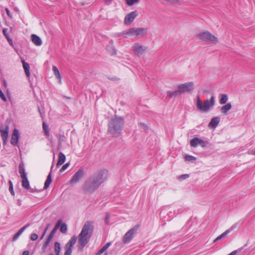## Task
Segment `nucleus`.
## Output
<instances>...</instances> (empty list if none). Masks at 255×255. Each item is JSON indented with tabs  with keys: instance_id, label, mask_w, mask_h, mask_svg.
<instances>
[{
	"instance_id": "f257e3e1",
	"label": "nucleus",
	"mask_w": 255,
	"mask_h": 255,
	"mask_svg": "<svg viewBox=\"0 0 255 255\" xmlns=\"http://www.w3.org/2000/svg\"><path fill=\"white\" fill-rule=\"evenodd\" d=\"M108 171L101 169L91 175L84 183L82 189L86 194H92L105 181L108 176Z\"/></svg>"
},
{
	"instance_id": "f03ea898",
	"label": "nucleus",
	"mask_w": 255,
	"mask_h": 255,
	"mask_svg": "<svg viewBox=\"0 0 255 255\" xmlns=\"http://www.w3.org/2000/svg\"><path fill=\"white\" fill-rule=\"evenodd\" d=\"M94 228L92 222H85L78 236L77 247L79 252H82L85 246L89 242L93 233Z\"/></svg>"
},
{
	"instance_id": "7ed1b4c3",
	"label": "nucleus",
	"mask_w": 255,
	"mask_h": 255,
	"mask_svg": "<svg viewBox=\"0 0 255 255\" xmlns=\"http://www.w3.org/2000/svg\"><path fill=\"white\" fill-rule=\"evenodd\" d=\"M124 125V118L116 115L109 122L108 132L114 137L121 136Z\"/></svg>"
},
{
	"instance_id": "20e7f679",
	"label": "nucleus",
	"mask_w": 255,
	"mask_h": 255,
	"mask_svg": "<svg viewBox=\"0 0 255 255\" xmlns=\"http://www.w3.org/2000/svg\"><path fill=\"white\" fill-rule=\"evenodd\" d=\"M204 104H203L202 101L200 98L199 96H197L196 106L197 109L202 112L208 111L211 107H212L215 105V98L212 96L210 100H207L204 101Z\"/></svg>"
},
{
	"instance_id": "39448f33",
	"label": "nucleus",
	"mask_w": 255,
	"mask_h": 255,
	"mask_svg": "<svg viewBox=\"0 0 255 255\" xmlns=\"http://www.w3.org/2000/svg\"><path fill=\"white\" fill-rule=\"evenodd\" d=\"M197 37L201 40L206 42L216 43L218 42L217 37L209 31L200 32L197 34Z\"/></svg>"
},
{
	"instance_id": "423d86ee",
	"label": "nucleus",
	"mask_w": 255,
	"mask_h": 255,
	"mask_svg": "<svg viewBox=\"0 0 255 255\" xmlns=\"http://www.w3.org/2000/svg\"><path fill=\"white\" fill-rule=\"evenodd\" d=\"M139 227V225H136L125 234L123 238V242L124 244L128 243L132 240L133 238V235L136 234Z\"/></svg>"
},
{
	"instance_id": "0eeeda50",
	"label": "nucleus",
	"mask_w": 255,
	"mask_h": 255,
	"mask_svg": "<svg viewBox=\"0 0 255 255\" xmlns=\"http://www.w3.org/2000/svg\"><path fill=\"white\" fill-rule=\"evenodd\" d=\"M77 240L76 236H72L70 240L66 243L65 246L64 255H71L72 253V249L73 246L75 244Z\"/></svg>"
},
{
	"instance_id": "6e6552de",
	"label": "nucleus",
	"mask_w": 255,
	"mask_h": 255,
	"mask_svg": "<svg viewBox=\"0 0 255 255\" xmlns=\"http://www.w3.org/2000/svg\"><path fill=\"white\" fill-rule=\"evenodd\" d=\"M147 30V28L142 27H133L128 30V36L144 35Z\"/></svg>"
},
{
	"instance_id": "1a4fd4ad",
	"label": "nucleus",
	"mask_w": 255,
	"mask_h": 255,
	"mask_svg": "<svg viewBox=\"0 0 255 255\" xmlns=\"http://www.w3.org/2000/svg\"><path fill=\"white\" fill-rule=\"evenodd\" d=\"M194 83L192 82L185 83L178 86L180 93L183 94L186 92H190L194 90Z\"/></svg>"
},
{
	"instance_id": "9d476101",
	"label": "nucleus",
	"mask_w": 255,
	"mask_h": 255,
	"mask_svg": "<svg viewBox=\"0 0 255 255\" xmlns=\"http://www.w3.org/2000/svg\"><path fill=\"white\" fill-rule=\"evenodd\" d=\"M85 174V171L83 168H80L75 173L70 180L72 184H75L80 181Z\"/></svg>"
},
{
	"instance_id": "9b49d317",
	"label": "nucleus",
	"mask_w": 255,
	"mask_h": 255,
	"mask_svg": "<svg viewBox=\"0 0 255 255\" xmlns=\"http://www.w3.org/2000/svg\"><path fill=\"white\" fill-rule=\"evenodd\" d=\"M137 15V12L136 10L132 11L127 14L124 19L125 24L127 25L130 24L134 21Z\"/></svg>"
},
{
	"instance_id": "f8f14e48",
	"label": "nucleus",
	"mask_w": 255,
	"mask_h": 255,
	"mask_svg": "<svg viewBox=\"0 0 255 255\" xmlns=\"http://www.w3.org/2000/svg\"><path fill=\"white\" fill-rule=\"evenodd\" d=\"M19 139V134L18 130L16 128H14L11 135L10 143L13 146H18Z\"/></svg>"
},
{
	"instance_id": "ddd939ff",
	"label": "nucleus",
	"mask_w": 255,
	"mask_h": 255,
	"mask_svg": "<svg viewBox=\"0 0 255 255\" xmlns=\"http://www.w3.org/2000/svg\"><path fill=\"white\" fill-rule=\"evenodd\" d=\"M133 48L134 53L137 56L141 55L143 53V52L147 49L146 47L140 45L138 43H135L133 46Z\"/></svg>"
},
{
	"instance_id": "4468645a",
	"label": "nucleus",
	"mask_w": 255,
	"mask_h": 255,
	"mask_svg": "<svg viewBox=\"0 0 255 255\" xmlns=\"http://www.w3.org/2000/svg\"><path fill=\"white\" fill-rule=\"evenodd\" d=\"M8 130L9 126L8 125H6L5 126L4 129L0 128V132L1 133V138L2 139L3 144H5L7 142L8 136Z\"/></svg>"
},
{
	"instance_id": "2eb2a0df",
	"label": "nucleus",
	"mask_w": 255,
	"mask_h": 255,
	"mask_svg": "<svg viewBox=\"0 0 255 255\" xmlns=\"http://www.w3.org/2000/svg\"><path fill=\"white\" fill-rule=\"evenodd\" d=\"M53 166H54V162L53 161V163L52 164V165L50 168V171L47 177L46 180L44 183V189H47L50 186V184L51 183L52 181V172L53 170Z\"/></svg>"
},
{
	"instance_id": "dca6fc26",
	"label": "nucleus",
	"mask_w": 255,
	"mask_h": 255,
	"mask_svg": "<svg viewBox=\"0 0 255 255\" xmlns=\"http://www.w3.org/2000/svg\"><path fill=\"white\" fill-rule=\"evenodd\" d=\"M106 50L108 53L111 55H116L117 54V50L113 45V41L112 40L109 44L106 46Z\"/></svg>"
},
{
	"instance_id": "f3484780",
	"label": "nucleus",
	"mask_w": 255,
	"mask_h": 255,
	"mask_svg": "<svg viewBox=\"0 0 255 255\" xmlns=\"http://www.w3.org/2000/svg\"><path fill=\"white\" fill-rule=\"evenodd\" d=\"M30 225V224H26L21 228H20L18 231L16 233L12 238V241H16L19 237L21 235V234L24 232V231Z\"/></svg>"
},
{
	"instance_id": "a211bd4d",
	"label": "nucleus",
	"mask_w": 255,
	"mask_h": 255,
	"mask_svg": "<svg viewBox=\"0 0 255 255\" xmlns=\"http://www.w3.org/2000/svg\"><path fill=\"white\" fill-rule=\"evenodd\" d=\"M220 118L218 117H215L213 118L209 124L208 126L211 128H215L217 127L220 123Z\"/></svg>"
},
{
	"instance_id": "6ab92c4d",
	"label": "nucleus",
	"mask_w": 255,
	"mask_h": 255,
	"mask_svg": "<svg viewBox=\"0 0 255 255\" xmlns=\"http://www.w3.org/2000/svg\"><path fill=\"white\" fill-rule=\"evenodd\" d=\"M32 42L36 46L42 45V42L40 37L36 34H33L31 36Z\"/></svg>"
},
{
	"instance_id": "aec40b11",
	"label": "nucleus",
	"mask_w": 255,
	"mask_h": 255,
	"mask_svg": "<svg viewBox=\"0 0 255 255\" xmlns=\"http://www.w3.org/2000/svg\"><path fill=\"white\" fill-rule=\"evenodd\" d=\"M66 160V156L62 152H60L58 156V160L56 164V167L58 168L63 164Z\"/></svg>"
},
{
	"instance_id": "412c9836",
	"label": "nucleus",
	"mask_w": 255,
	"mask_h": 255,
	"mask_svg": "<svg viewBox=\"0 0 255 255\" xmlns=\"http://www.w3.org/2000/svg\"><path fill=\"white\" fill-rule=\"evenodd\" d=\"M232 105L231 103H227L221 107V112L224 115H227L228 112L232 109Z\"/></svg>"
},
{
	"instance_id": "4be33fe9",
	"label": "nucleus",
	"mask_w": 255,
	"mask_h": 255,
	"mask_svg": "<svg viewBox=\"0 0 255 255\" xmlns=\"http://www.w3.org/2000/svg\"><path fill=\"white\" fill-rule=\"evenodd\" d=\"M23 68L27 77H29L30 76V66L28 63L25 62L24 60H22Z\"/></svg>"
},
{
	"instance_id": "5701e85b",
	"label": "nucleus",
	"mask_w": 255,
	"mask_h": 255,
	"mask_svg": "<svg viewBox=\"0 0 255 255\" xmlns=\"http://www.w3.org/2000/svg\"><path fill=\"white\" fill-rule=\"evenodd\" d=\"M62 222V219L58 220V221L57 222L55 226H54L53 229L52 230V231H51V232L50 233L49 235H51V236L53 237V236L54 235V234H55V233L56 232V231H57L58 228H59L60 226L61 225Z\"/></svg>"
},
{
	"instance_id": "b1692460",
	"label": "nucleus",
	"mask_w": 255,
	"mask_h": 255,
	"mask_svg": "<svg viewBox=\"0 0 255 255\" xmlns=\"http://www.w3.org/2000/svg\"><path fill=\"white\" fill-rule=\"evenodd\" d=\"M22 178V186L26 190L30 189L29 182L27 176L21 177Z\"/></svg>"
},
{
	"instance_id": "393cba45",
	"label": "nucleus",
	"mask_w": 255,
	"mask_h": 255,
	"mask_svg": "<svg viewBox=\"0 0 255 255\" xmlns=\"http://www.w3.org/2000/svg\"><path fill=\"white\" fill-rule=\"evenodd\" d=\"M201 138H198V137H195L191 139L190 141V144L191 146L193 147H196L199 144V142Z\"/></svg>"
},
{
	"instance_id": "a878e982",
	"label": "nucleus",
	"mask_w": 255,
	"mask_h": 255,
	"mask_svg": "<svg viewBox=\"0 0 255 255\" xmlns=\"http://www.w3.org/2000/svg\"><path fill=\"white\" fill-rule=\"evenodd\" d=\"M112 244V242H110L105 244L95 255H101Z\"/></svg>"
},
{
	"instance_id": "bb28decb",
	"label": "nucleus",
	"mask_w": 255,
	"mask_h": 255,
	"mask_svg": "<svg viewBox=\"0 0 255 255\" xmlns=\"http://www.w3.org/2000/svg\"><path fill=\"white\" fill-rule=\"evenodd\" d=\"M180 91L178 90L174 91H168L167 92V95L169 98H172L173 97H176L179 95H180Z\"/></svg>"
},
{
	"instance_id": "cd10ccee",
	"label": "nucleus",
	"mask_w": 255,
	"mask_h": 255,
	"mask_svg": "<svg viewBox=\"0 0 255 255\" xmlns=\"http://www.w3.org/2000/svg\"><path fill=\"white\" fill-rule=\"evenodd\" d=\"M19 172L20 174L21 177L27 176L26 173L25 172L24 164L23 163H20L19 164Z\"/></svg>"
},
{
	"instance_id": "c85d7f7f",
	"label": "nucleus",
	"mask_w": 255,
	"mask_h": 255,
	"mask_svg": "<svg viewBox=\"0 0 255 255\" xmlns=\"http://www.w3.org/2000/svg\"><path fill=\"white\" fill-rule=\"evenodd\" d=\"M66 137L63 134H60L58 136V149H60L62 147V143L65 141Z\"/></svg>"
},
{
	"instance_id": "c756f323",
	"label": "nucleus",
	"mask_w": 255,
	"mask_h": 255,
	"mask_svg": "<svg viewBox=\"0 0 255 255\" xmlns=\"http://www.w3.org/2000/svg\"><path fill=\"white\" fill-rule=\"evenodd\" d=\"M52 70H53L55 76L57 77V79H58L59 80V82H60L61 80V76L59 71L58 69L57 68V67L56 66H53Z\"/></svg>"
},
{
	"instance_id": "7c9ffc66",
	"label": "nucleus",
	"mask_w": 255,
	"mask_h": 255,
	"mask_svg": "<svg viewBox=\"0 0 255 255\" xmlns=\"http://www.w3.org/2000/svg\"><path fill=\"white\" fill-rule=\"evenodd\" d=\"M61 251L60 243L58 242H56L54 244V252L56 255H59Z\"/></svg>"
},
{
	"instance_id": "2f4dec72",
	"label": "nucleus",
	"mask_w": 255,
	"mask_h": 255,
	"mask_svg": "<svg viewBox=\"0 0 255 255\" xmlns=\"http://www.w3.org/2000/svg\"><path fill=\"white\" fill-rule=\"evenodd\" d=\"M228 100L227 95L225 94H221V98L219 100V103L221 105L225 104Z\"/></svg>"
},
{
	"instance_id": "473e14b6",
	"label": "nucleus",
	"mask_w": 255,
	"mask_h": 255,
	"mask_svg": "<svg viewBox=\"0 0 255 255\" xmlns=\"http://www.w3.org/2000/svg\"><path fill=\"white\" fill-rule=\"evenodd\" d=\"M59 228H60V231L62 233L65 234L66 233V232L67 231V225L66 223L62 222Z\"/></svg>"
},
{
	"instance_id": "72a5a7b5",
	"label": "nucleus",
	"mask_w": 255,
	"mask_h": 255,
	"mask_svg": "<svg viewBox=\"0 0 255 255\" xmlns=\"http://www.w3.org/2000/svg\"><path fill=\"white\" fill-rule=\"evenodd\" d=\"M139 127L142 129L145 132H147L148 130V127L147 125L143 123L140 122L138 123Z\"/></svg>"
},
{
	"instance_id": "f704fd0d",
	"label": "nucleus",
	"mask_w": 255,
	"mask_h": 255,
	"mask_svg": "<svg viewBox=\"0 0 255 255\" xmlns=\"http://www.w3.org/2000/svg\"><path fill=\"white\" fill-rule=\"evenodd\" d=\"M43 129L44 131L45 134L46 136H49V130L48 127L45 123V122L43 123Z\"/></svg>"
},
{
	"instance_id": "c9c22d12",
	"label": "nucleus",
	"mask_w": 255,
	"mask_h": 255,
	"mask_svg": "<svg viewBox=\"0 0 255 255\" xmlns=\"http://www.w3.org/2000/svg\"><path fill=\"white\" fill-rule=\"evenodd\" d=\"M185 159L186 161L193 162L196 160V157L191 155H186L185 156Z\"/></svg>"
},
{
	"instance_id": "e433bc0d",
	"label": "nucleus",
	"mask_w": 255,
	"mask_h": 255,
	"mask_svg": "<svg viewBox=\"0 0 255 255\" xmlns=\"http://www.w3.org/2000/svg\"><path fill=\"white\" fill-rule=\"evenodd\" d=\"M9 191L10 192L11 194L13 196L14 195V192L13 190V186L12 182L11 180H9Z\"/></svg>"
},
{
	"instance_id": "4c0bfd02",
	"label": "nucleus",
	"mask_w": 255,
	"mask_h": 255,
	"mask_svg": "<svg viewBox=\"0 0 255 255\" xmlns=\"http://www.w3.org/2000/svg\"><path fill=\"white\" fill-rule=\"evenodd\" d=\"M208 143L209 142L208 141H205L201 139L199 145H200L202 147L204 148L208 144Z\"/></svg>"
},
{
	"instance_id": "58836bf2",
	"label": "nucleus",
	"mask_w": 255,
	"mask_h": 255,
	"mask_svg": "<svg viewBox=\"0 0 255 255\" xmlns=\"http://www.w3.org/2000/svg\"><path fill=\"white\" fill-rule=\"evenodd\" d=\"M139 0H126L127 4L129 6L133 5L135 3L138 2Z\"/></svg>"
},
{
	"instance_id": "ea45409f",
	"label": "nucleus",
	"mask_w": 255,
	"mask_h": 255,
	"mask_svg": "<svg viewBox=\"0 0 255 255\" xmlns=\"http://www.w3.org/2000/svg\"><path fill=\"white\" fill-rule=\"evenodd\" d=\"M69 163L68 162V163H66V164H64L62 167L60 168V170H59V172L60 173L63 172L64 170H65L69 166Z\"/></svg>"
},
{
	"instance_id": "a19ab883",
	"label": "nucleus",
	"mask_w": 255,
	"mask_h": 255,
	"mask_svg": "<svg viewBox=\"0 0 255 255\" xmlns=\"http://www.w3.org/2000/svg\"><path fill=\"white\" fill-rule=\"evenodd\" d=\"M38 238V235L36 233L31 234L30 235V239L33 241H35L37 240Z\"/></svg>"
},
{
	"instance_id": "79ce46f5",
	"label": "nucleus",
	"mask_w": 255,
	"mask_h": 255,
	"mask_svg": "<svg viewBox=\"0 0 255 255\" xmlns=\"http://www.w3.org/2000/svg\"><path fill=\"white\" fill-rule=\"evenodd\" d=\"M49 226H50V224H49L47 225L46 227L44 229V231L43 232V233H42V235H41V236L40 237V239L41 240L43 238V237H44V236L45 235V234H46V232H47V231Z\"/></svg>"
},
{
	"instance_id": "37998d69",
	"label": "nucleus",
	"mask_w": 255,
	"mask_h": 255,
	"mask_svg": "<svg viewBox=\"0 0 255 255\" xmlns=\"http://www.w3.org/2000/svg\"><path fill=\"white\" fill-rule=\"evenodd\" d=\"M28 190H29V192H31V193H34V192L38 193V192H41L43 190H39V189H37V188H36L35 187H34L33 188H31L30 187V189H28Z\"/></svg>"
},
{
	"instance_id": "c03bdc74",
	"label": "nucleus",
	"mask_w": 255,
	"mask_h": 255,
	"mask_svg": "<svg viewBox=\"0 0 255 255\" xmlns=\"http://www.w3.org/2000/svg\"><path fill=\"white\" fill-rule=\"evenodd\" d=\"M229 233V231H226L223 233L221 234L220 236H218L219 239H222V238L225 237Z\"/></svg>"
},
{
	"instance_id": "a18cd8bd",
	"label": "nucleus",
	"mask_w": 255,
	"mask_h": 255,
	"mask_svg": "<svg viewBox=\"0 0 255 255\" xmlns=\"http://www.w3.org/2000/svg\"><path fill=\"white\" fill-rule=\"evenodd\" d=\"M115 245L116 247L119 250H120L121 249H122L124 246L123 242L122 243L121 242H117Z\"/></svg>"
},
{
	"instance_id": "49530a36",
	"label": "nucleus",
	"mask_w": 255,
	"mask_h": 255,
	"mask_svg": "<svg viewBox=\"0 0 255 255\" xmlns=\"http://www.w3.org/2000/svg\"><path fill=\"white\" fill-rule=\"evenodd\" d=\"M117 35L118 36H125V37H127V36H128V32L127 31H123L121 32L117 33Z\"/></svg>"
},
{
	"instance_id": "de8ad7c7",
	"label": "nucleus",
	"mask_w": 255,
	"mask_h": 255,
	"mask_svg": "<svg viewBox=\"0 0 255 255\" xmlns=\"http://www.w3.org/2000/svg\"><path fill=\"white\" fill-rule=\"evenodd\" d=\"M0 97L1 98V99L4 102H6V98L5 96V95L3 94V93L2 92V90H1V89L0 88Z\"/></svg>"
},
{
	"instance_id": "09e8293b",
	"label": "nucleus",
	"mask_w": 255,
	"mask_h": 255,
	"mask_svg": "<svg viewBox=\"0 0 255 255\" xmlns=\"http://www.w3.org/2000/svg\"><path fill=\"white\" fill-rule=\"evenodd\" d=\"M48 245H49V244L47 243L46 242H45V243L42 245V247L41 248V250H42V252L44 253L45 252Z\"/></svg>"
},
{
	"instance_id": "8fccbe9b",
	"label": "nucleus",
	"mask_w": 255,
	"mask_h": 255,
	"mask_svg": "<svg viewBox=\"0 0 255 255\" xmlns=\"http://www.w3.org/2000/svg\"><path fill=\"white\" fill-rule=\"evenodd\" d=\"M189 174H183L179 176V179L180 180H183L186 179V178L189 177Z\"/></svg>"
},
{
	"instance_id": "3c124183",
	"label": "nucleus",
	"mask_w": 255,
	"mask_h": 255,
	"mask_svg": "<svg viewBox=\"0 0 255 255\" xmlns=\"http://www.w3.org/2000/svg\"><path fill=\"white\" fill-rule=\"evenodd\" d=\"M244 249V247H242L240 249H239L238 250H235L229 254L228 255H236L238 252H241L243 249Z\"/></svg>"
},
{
	"instance_id": "603ef678",
	"label": "nucleus",
	"mask_w": 255,
	"mask_h": 255,
	"mask_svg": "<svg viewBox=\"0 0 255 255\" xmlns=\"http://www.w3.org/2000/svg\"><path fill=\"white\" fill-rule=\"evenodd\" d=\"M110 215L109 214H107L106 215L105 219V223L106 224L108 225L109 224V219H110Z\"/></svg>"
},
{
	"instance_id": "864d4df0",
	"label": "nucleus",
	"mask_w": 255,
	"mask_h": 255,
	"mask_svg": "<svg viewBox=\"0 0 255 255\" xmlns=\"http://www.w3.org/2000/svg\"><path fill=\"white\" fill-rule=\"evenodd\" d=\"M7 39V40L8 41V42L9 43V44L12 46H13V42H12V39L9 37V35L8 36H6V37H5Z\"/></svg>"
},
{
	"instance_id": "5fc2aeb1",
	"label": "nucleus",
	"mask_w": 255,
	"mask_h": 255,
	"mask_svg": "<svg viewBox=\"0 0 255 255\" xmlns=\"http://www.w3.org/2000/svg\"><path fill=\"white\" fill-rule=\"evenodd\" d=\"M237 224H235L233 225L231 227H230L229 229L227 230V231H229V233L234 230L237 227Z\"/></svg>"
},
{
	"instance_id": "6e6d98bb",
	"label": "nucleus",
	"mask_w": 255,
	"mask_h": 255,
	"mask_svg": "<svg viewBox=\"0 0 255 255\" xmlns=\"http://www.w3.org/2000/svg\"><path fill=\"white\" fill-rule=\"evenodd\" d=\"M107 78L109 80H112V81H119V80H120V78H119L118 77H107Z\"/></svg>"
},
{
	"instance_id": "4d7b16f0",
	"label": "nucleus",
	"mask_w": 255,
	"mask_h": 255,
	"mask_svg": "<svg viewBox=\"0 0 255 255\" xmlns=\"http://www.w3.org/2000/svg\"><path fill=\"white\" fill-rule=\"evenodd\" d=\"M52 238H53V237L51 236V235H48V236L47 237V238L46 239L45 242H46L47 243H48L49 244V243H50V242L51 241V240L52 239Z\"/></svg>"
},
{
	"instance_id": "13d9d810",
	"label": "nucleus",
	"mask_w": 255,
	"mask_h": 255,
	"mask_svg": "<svg viewBox=\"0 0 255 255\" xmlns=\"http://www.w3.org/2000/svg\"><path fill=\"white\" fill-rule=\"evenodd\" d=\"M2 32L5 37H6V36H8V34L7 33V28H4L2 30Z\"/></svg>"
},
{
	"instance_id": "bf43d9fd",
	"label": "nucleus",
	"mask_w": 255,
	"mask_h": 255,
	"mask_svg": "<svg viewBox=\"0 0 255 255\" xmlns=\"http://www.w3.org/2000/svg\"><path fill=\"white\" fill-rule=\"evenodd\" d=\"M5 11H6V14H7V15H8L9 17L11 18V17H12V15H11V14H10V12L8 8H6V9H5Z\"/></svg>"
},
{
	"instance_id": "052dcab7",
	"label": "nucleus",
	"mask_w": 255,
	"mask_h": 255,
	"mask_svg": "<svg viewBox=\"0 0 255 255\" xmlns=\"http://www.w3.org/2000/svg\"><path fill=\"white\" fill-rule=\"evenodd\" d=\"M112 1L113 0H105V3L106 4L110 5L112 3Z\"/></svg>"
},
{
	"instance_id": "680f3d73",
	"label": "nucleus",
	"mask_w": 255,
	"mask_h": 255,
	"mask_svg": "<svg viewBox=\"0 0 255 255\" xmlns=\"http://www.w3.org/2000/svg\"><path fill=\"white\" fill-rule=\"evenodd\" d=\"M29 252L28 251H25L23 252L22 255H29Z\"/></svg>"
},
{
	"instance_id": "e2e57ef3",
	"label": "nucleus",
	"mask_w": 255,
	"mask_h": 255,
	"mask_svg": "<svg viewBox=\"0 0 255 255\" xmlns=\"http://www.w3.org/2000/svg\"><path fill=\"white\" fill-rule=\"evenodd\" d=\"M219 240H220V239H218V237L216 239H215V240L214 241V243H215V242H217Z\"/></svg>"
},
{
	"instance_id": "0e129e2a",
	"label": "nucleus",
	"mask_w": 255,
	"mask_h": 255,
	"mask_svg": "<svg viewBox=\"0 0 255 255\" xmlns=\"http://www.w3.org/2000/svg\"><path fill=\"white\" fill-rule=\"evenodd\" d=\"M219 240H220V239H218V237L216 239H215V240L214 241V243H215V242H217Z\"/></svg>"
},
{
	"instance_id": "69168bd1",
	"label": "nucleus",
	"mask_w": 255,
	"mask_h": 255,
	"mask_svg": "<svg viewBox=\"0 0 255 255\" xmlns=\"http://www.w3.org/2000/svg\"><path fill=\"white\" fill-rule=\"evenodd\" d=\"M3 83H4V86L6 87V85H7V84H6V81H3Z\"/></svg>"
},
{
	"instance_id": "338daca9",
	"label": "nucleus",
	"mask_w": 255,
	"mask_h": 255,
	"mask_svg": "<svg viewBox=\"0 0 255 255\" xmlns=\"http://www.w3.org/2000/svg\"><path fill=\"white\" fill-rule=\"evenodd\" d=\"M38 111H39V112H40V113L41 114V111H40V108H39V107H38Z\"/></svg>"
},
{
	"instance_id": "774afa93",
	"label": "nucleus",
	"mask_w": 255,
	"mask_h": 255,
	"mask_svg": "<svg viewBox=\"0 0 255 255\" xmlns=\"http://www.w3.org/2000/svg\"><path fill=\"white\" fill-rule=\"evenodd\" d=\"M49 255H56V254L54 255L53 254H50Z\"/></svg>"
}]
</instances>
